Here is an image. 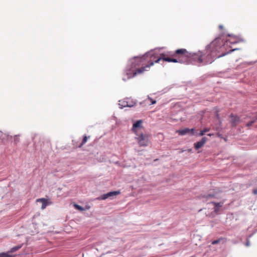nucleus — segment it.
<instances>
[{
	"label": "nucleus",
	"mask_w": 257,
	"mask_h": 257,
	"mask_svg": "<svg viewBox=\"0 0 257 257\" xmlns=\"http://www.w3.org/2000/svg\"><path fill=\"white\" fill-rule=\"evenodd\" d=\"M75 208L79 210H80V211H84V210H85L86 209H88L89 208V206H87L86 209H84V208H83L82 207H81V206L78 205V204H75L74 205Z\"/></svg>",
	"instance_id": "nucleus-16"
},
{
	"label": "nucleus",
	"mask_w": 257,
	"mask_h": 257,
	"mask_svg": "<svg viewBox=\"0 0 257 257\" xmlns=\"http://www.w3.org/2000/svg\"><path fill=\"white\" fill-rule=\"evenodd\" d=\"M203 198L204 199V200L205 201H208L210 200V201L209 202V203H211L213 204L214 205V211L216 214L219 213L221 208L222 207L223 202H219V203H216L214 201H211V200L215 197V195L214 194H208L206 195H204L203 197Z\"/></svg>",
	"instance_id": "nucleus-2"
},
{
	"label": "nucleus",
	"mask_w": 257,
	"mask_h": 257,
	"mask_svg": "<svg viewBox=\"0 0 257 257\" xmlns=\"http://www.w3.org/2000/svg\"><path fill=\"white\" fill-rule=\"evenodd\" d=\"M222 243V244H223L224 243V240L223 238H220L218 239H216V240H213L212 241V244H218V243Z\"/></svg>",
	"instance_id": "nucleus-14"
},
{
	"label": "nucleus",
	"mask_w": 257,
	"mask_h": 257,
	"mask_svg": "<svg viewBox=\"0 0 257 257\" xmlns=\"http://www.w3.org/2000/svg\"><path fill=\"white\" fill-rule=\"evenodd\" d=\"M207 139L205 137H203L201 140L194 144V146L196 149H199L201 148L206 143Z\"/></svg>",
	"instance_id": "nucleus-12"
},
{
	"label": "nucleus",
	"mask_w": 257,
	"mask_h": 257,
	"mask_svg": "<svg viewBox=\"0 0 257 257\" xmlns=\"http://www.w3.org/2000/svg\"><path fill=\"white\" fill-rule=\"evenodd\" d=\"M206 132V131H202L201 132V135H203L204 134V133Z\"/></svg>",
	"instance_id": "nucleus-23"
},
{
	"label": "nucleus",
	"mask_w": 257,
	"mask_h": 257,
	"mask_svg": "<svg viewBox=\"0 0 257 257\" xmlns=\"http://www.w3.org/2000/svg\"><path fill=\"white\" fill-rule=\"evenodd\" d=\"M138 136V137L136 138V139L137 140L138 144L141 147H146L148 145L149 139L147 135H144L141 134L139 135L136 134Z\"/></svg>",
	"instance_id": "nucleus-3"
},
{
	"label": "nucleus",
	"mask_w": 257,
	"mask_h": 257,
	"mask_svg": "<svg viewBox=\"0 0 257 257\" xmlns=\"http://www.w3.org/2000/svg\"><path fill=\"white\" fill-rule=\"evenodd\" d=\"M123 80L124 81H125V80H126V79H125V78H123Z\"/></svg>",
	"instance_id": "nucleus-27"
},
{
	"label": "nucleus",
	"mask_w": 257,
	"mask_h": 257,
	"mask_svg": "<svg viewBox=\"0 0 257 257\" xmlns=\"http://www.w3.org/2000/svg\"><path fill=\"white\" fill-rule=\"evenodd\" d=\"M147 100H149L151 102L150 104H154L156 103V101L155 100H153L152 98L148 97Z\"/></svg>",
	"instance_id": "nucleus-20"
},
{
	"label": "nucleus",
	"mask_w": 257,
	"mask_h": 257,
	"mask_svg": "<svg viewBox=\"0 0 257 257\" xmlns=\"http://www.w3.org/2000/svg\"><path fill=\"white\" fill-rule=\"evenodd\" d=\"M88 138H89V137H87V136H85L83 137L82 143H81L80 145L79 146L80 148L83 145H84L87 142Z\"/></svg>",
	"instance_id": "nucleus-19"
},
{
	"label": "nucleus",
	"mask_w": 257,
	"mask_h": 257,
	"mask_svg": "<svg viewBox=\"0 0 257 257\" xmlns=\"http://www.w3.org/2000/svg\"><path fill=\"white\" fill-rule=\"evenodd\" d=\"M22 247V245H17V246H16L14 247H12L10 251H9V252H10V254H11V253L12 252H14L17 250H18V249H19L21 247Z\"/></svg>",
	"instance_id": "nucleus-17"
},
{
	"label": "nucleus",
	"mask_w": 257,
	"mask_h": 257,
	"mask_svg": "<svg viewBox=\"0 0 257 257\" xmlns=\"http://www.w3.org/2000/svg\"><path fill=\"white\" fill-rule=\"evenodd\" d=\"M245 245L246 246H249L250 245V242L248 240H247L246 243H245Z\"/></svg>",
	"instance_id": "nucleus-21"
},
{
	"label": "nucleus",
	"mask_w": 257,
	"mask_h": 257,
	"mask_svg": "<svg viewBox=\"0 0 257 257\" xmlns=\"http://www.w3.org/2000/svg\"><path fill=\"white\" fill-rule=\"evenodd\" d=\"M230 122L233 126L236 125L239 122V118L237 115L231 114L230 115Z\"/></svg>",
	"instance_id": "nucleus-11"
},
{
	"label": "nucleus",
	"mask_w": 257,
	"mask_h": 257,
	"mask_svg": "<svg viewBox=\"0 0 257 257\" xmlns=\"http://www.w3.org/2000/svg\"><path fill=\"white\" fill-rule=\"evenodd\" d=\"M14 255H12L9 251L7 252H2L0 253V257H14Z\"/></svg>",
	"instance_id": "nucleus-15"
},
{
	"label": "nucleus",
	"mask_w": 257,
	"mask_h": 257,
	"mask_svg": "<svg viewBox=\"0 0 257 257\" xmlns=\"http://www.w3.org/2000/svg\"><path fill=\"white\" fill-rule=\"evenodd\" d=\"M238 39L236 36H232L230 35H228L226 36V45L228 46L229 44H236L238 42Z\"/></svg>",
	"instance_id": "nucleus-6"
},
{
	"label": "nucleus",
	"mask_w": 257,
	"mask_h": 257,
	"mask_svg": "<svg viewBox=\"0 0 257 257\" xmlns=\"http://www.w3.org/2000/svg\"><path fill=\"white\" fill-rule=\"evenodd\" d=\"M36 202L42 203L41 209L42 210L44 209L47 206L50 205L52 203V202L50 200L44 198L37 199Z\"/></svg>",
	"instance_id": "nucleus-7"
},
{
	"label": "nucleus",
	"mask_w": 257,
	"mask_h": 257,
	"mask_svg": "<svg viewBox=\"0 0 257 257\" xmlns=\"http://www.w3.org/2000/svg\"><path fill=\"white\" fill-rule=\"evenodd\" d=\"M143 123V120L140 119L139 120H137L136 122H135L133 125L132 131L135 132L136 134H137V131L139 129L143 127L142 125Z\"/></svg>",
	"instance_id": "nucleus-10"
},
{
	"label": "nucleus",
	"mask_w": 257,
	"mask_h": 257,
	"mask_svg": "<svg viewBox=\"0 0 257 257\" xmlns=\"http://www.w3.org/2000/svg\"><path fill=\"white\" fill-rule=\"evenodd\" d=\"M153 54L151 53H149V54L146 53L144 56L142 57H135L134 59L131 61V63L132 64L131 67V69H133L136 67V66H139L141 65V63L143 62V60L148 55H152Z\"/></svg>",
	"instance_id": "nucleus-4"
},
{
	"label": "nucleus",
	"mask_w": 257,
	"mask_h": 257,
	"mask_svg": "<svg viewBox=\"0 0 257 257\" xmlns=\"http://www.w3.org/2000/svg\"><path fill=\"white\" fill-rule=\"evenodd\" d=\"M254 194H257V191H254Z\"/></svg>",
	"instance_id": "nucleus-25"
},
{
	"label": "nucleus",
	"mask_w": 257,
	"mask_h": 257,
	"mask_svg": "<svg viewBox=\"0 0 257 257\" xmlns=\"http://www.w3.org/2000/svg\"><path fill=\"white\" fill-rule=\"evenodd\" d=\"M154 63V62H152L149 65H147L144 67H142L141 68L137 69L136 71H135L133 73V75H132L131 74H130L128 73H127V79H130V78L135 76L137 74L143 73V72H144L146 70V68H149L151 66L153 65Z\"/></svg>",
	"instance_id": "nucleus-5"
},
{
	"label": "nucleus",
	"mask_w": 257,
	"mask_h": 257,
	"mask_svg": "<svg viewBox=\"0 0 257 257\" xmlns=\"http://www.w3.org/2000/svg\"><path fill=\"white\" fill-rule=\"evenodd\" d=\"M120 194L119 191H112L109 192L106 194L102 195L100 198H98V199L105 200L109 197L111 196H116Z\"/></svg>",
	"instance_id": "nucleus-9"
},
{
	"label": "nucleus",
	"mask_w": 257,
	"mask_h": 257,
	"mask_svg": "<svg viewBox=\"0 0 257 257\" xmlns=\"http://www.w3.org/2000/svg\"><path fill=\"white\" fill-rule=\"evenodd\" d=\"M118 104L119 105V107L121 109L125 107H132L133 106V105L129 104L128 102L125 101H123L122 102L119 101Z\"/></svg>",
	"instance_id": "nucleus-13"
},
{
	"label": "nucleus",
	"mask_w": 257,
	"mask_h": 257,
	"mask_svg": "<svg viewBox=\"0 0 257 257\" xmlns=\"http://www.w3.org/2000/svg\"><path fill=\"white\" fill-rule=\"evenodd\" d=\"M223 26H222V25H220V26H219V28H220V29H222V28H223Z\"/></svg>",
	"instance_id": "nucleus-24"
},
{
	"label": "nucleus",
	"mask_w": 257,
	"mask_h": 257,
	"mask_svg": "<svg viewBox=\"0 0 257 257\" xmlns=\"http://www.w3.org/2000/svg\"><path fill=\"white\" fill-rule=\"evenodd\" d=\"M236 49V48H234V49H233L232 50H231V51H234V50H235ZM230 52V51H228V52H226V55L227 53H229Z\"/></svg>",
	"instance_id": "nucleus-22"
},
{
	"label": "nucleus",
	"mask_w": 257,
	"mask_h": 257,
	"mask_svg": "<svg viewBox=\"0 0 257 257\" xmlns=\"http://www.w3.org/2000/svg\"><path fill=\"white\" fill-rule=\"evenodd\" d=\"M257 119V116L256 115L255 116L253 117V120L250 121V122H248L246 123V125L248 127H249L252 125V124Z\"/></svg>",
	"instance_id": "nucleus-18"
},
{
	"label": "nucleus",
	"mask_w": 257,
	"mask_h": 257,
	"mask_svg": "<svg viewBox=\"0 0 257 257\" xmlns=\"http://www.w3.org/2000/svg\"><path fill=\"white\" fill-rule=\"evenodd\" d=\"M225 40L223 36L215 39L209 45L206 46L204 52H199L197 53L189 54L185 49H178L175 51L172 56L177 57L181 55L177 58H170L163 57L164 54H162L161 57L157 59L156 63H158L161 59L168 62L185 63L187 62V58H191L195 62L199 64L205 65L211 63L215 59L225 56L224 46Z\"/></svg>",
	"instance_id": "nucleus-1"
},
{
	"label": "nucleus",
	"mask_w": 257,
	"mask_h": 257,
	"mask_svg": "<svg viewBox=\"0 0 257 257\" xmlns=\"http://www.w3.org/2000/svg\"><path fill=\"white\" fill-rule=\"evenodd\" d=\"M15 141H18L17 139H15Z\"/></svg>",
	"instance_id": "nucleus-26"
},
{
	"label": "nucleus",
	"mask_w": 257,
	"mask_h": 257,
	"mask_svg": "<svg viewBox=\"0 0 257 257\" xmlns=\"http://www.w3.org/2000/svg\"><path fill=\"white\" fill-rule=\"evenodd\" d=\"M194 129H189L188 128H185L184 129H181L176 131V133H178L180 136H184L188 134L193 135L194 134Z\"/></svg>",
	"instance_id": "nucleus-8"
}]
</instances>
